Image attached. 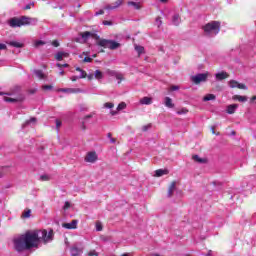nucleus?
I'll use <instances>...</instances> for the list:
<instances>
[{
    "mask_svg": "<svg viewBox=\"0 0 256 256\" xmlns=\"http://www.w3.org/2000/svg\"><path fill=\"white\" fill-rule=\"evenodd\" d=\"M39 241H43L44 243L53 241V229H49L48 231L44 229L26 232L14 239V249L18 253L28 251L29 249H33V247H37Z\"/></svg>",
    "mask_w": 256,
    "mask_h": 256,
    "instance_id": "obj_1",
    "label": "nucleus"
},
{
    "mask_svg": "<svg viewBox=\"0 0 256 256\" xmlns=\"http://www.w3.org/2000/svg\"><path fill=\"white\" fill-rule=\"evenodd\" d=\"M203 29L207 37H215L221 31V23L219 21H212L203 26Z\"/></svg>",
    "mask_w": 256,
    "mask_h": 256,
    "instance_id": "obj_2",
    "label": "nucleus"
},
{
    "mask_svg": "<svg viewBox=\"0 0 256 256\" xmlns=\"http://www.w3.org/2000/svg\"><path fill=\"white\" fill-rule=\"evenodd\" d=\"M97 45H99V47H104V49H111L112 51L115 49H119V47H121V44L119 42L107 39H100L97 42Z\"/></svg>",
    "mask_w": 256,
    "mask_h": 256,
    "instance_id": "obj_3",
    "label": "nucleus"
},
{
    "mask_svg": "<svg viewBox=\"0 0 256 256\" xmlns=\"http://www.w3.org/2000/svg\"><path fill=\"white\" fill-rule=\"evenodd\" d=\"M207 77H209V73H199L191 76V81H193L195 85H199V83H205V81H207Z\"/></svg>",
    "mask_w": 256,
    "mask_h": 256,
    "instance_id": "obj_4",
    "label": "nucleus"
},
{
    "mask_svg": "<svg viewBox=\"0 0 256 256\" xmlns=\"http://www.w3.org/2000/svg\"><path fill=\"white\" fill-rule=\"evenodd\" d=\"M8 25H9L10 27H13V28H16V27H23V26H25L24 17L21 16L20 18H17V17L11 18V19L8 21Z\"/></svg>",
    "mask_w": 256,
    "mask_h": 256,
    "instance_id": "obj_5",
    "label": "nucleus"
},
{
    "mask_svg": "<svg viewBox=\"0 0 256 256\" xmlns=\"http://www.w3.org/2000/svg\"><path fill=\"white\" fill-rule=\"evenodd\" d=\"M106 75H109V77H115V79L118 81V85L121 84V81H125V76H123V73L115 70H106Z\"/></svg>",
    "mask_w": 256,
    "mask_h": 256,
    "instance_id": "obj_6",
    "label": "nucleus"
},
{
    "mask_svg": "<svg viewBox=\"0 0 256 256\" xmlns=\"http://www.w3.org/2000/svg\"><path fill=\"white\" fill-rule=\"evenodd\" d=\"M123 5V0H117L114 4H108L104 6L106 11H114V9H119Z\"/></svg>",
    "mask_w": 256,
    "mask_h": 256,
    "instance_id": "obj_7",
    "label": "nucleus"
},
{
    "mask_svg": "<svg viewBox=\"0 0 256 256\" xmlns=\"http://www.w3.org/2000/svg\"><path fill=\"white\" fill-rule=\"evenodd\" d=\"M70 255L71 256H81V255H83V247H78L77 245H74L70 249Z\"/></svg>",
    "mask_w": 256,
    "mask_h": 256,
    "instance_id": "obj_8",
    "label": "nucleus"
},
{
    "mask_svg": "<svg viewBox=\"0 0 256 256\" xmlns=\"http://www.w3.org/2000/svg\"><path fill=\"white\" fill-rule=\"evenodd\" d=\"M24 17V26L26 25H32L35 26L37 23H39V19L37 18H31L29 16H23Z\"/></svg>",
    "mask_w": 256,
    "mask_h": 256,
    "instance_id": "obj_9",
    "label": "nucleus"
},
{
    "mask_svg": "<svg viewBox=\"0 0 256 256\" xmlns=\"http://www.w3.org/2000/svg\"><path fill=\"white\" fill-rule=\"evenodd\" d=\"M25 100V96H19L17 98H9V97H4V101H6V103H21V101Z\"/></svg>",
    "mask_w": 256,
    "mask_h": 256,
    "instance_id": "obj_10",
    "label": "nucleus"
},
{
    "mask_svg": "<svg viewBox=\"0 0 256 256\" xmlns=\"http://www.w3.org/2000/svg\"><path fill=\"white\" fill-rule=\"evenodd\" d=\"M85 161L87 163H95V161H97V153L95 152L88 153L85 157Z\"/></svg>",
    "mask_w": 256,
    "mask_h": 256,
    "instance_id": "obj_11",
    "label": "nucleus"
},
{
    "mask_svg": "<svg viewBox=\"0 0 256 256\" xmlns=\"http://www.w3.org/2000/svg\"><path fill=\"white\" fill-rule=\"evenodd\" d=\"M95 115V112H91L90 114L84 116L82 118V129L86 130L87 126H85L86 123H89V119H93V116Z\"/></svg>",
    "mask_w": 256,
    "mask_h": 256,
    "instance_id": "obj_12",
    "label": "nucleus"
},
{
    "mask_svg": "<svg viewBox=\"0 0 256 256\" xmlns=\"http://www.w3.org/2000/svg\"><path fill=\"white\" fill-rule=\"evenodd\" d=\"M79 222L77 220H72L70 223H63L62 227L64 229H75Z\"/></svg>",
    "mask_w": 256,
    "mask_h": 256,
    "instance_id": "obj_13",
    "label": "nucleus"
},
{
    "mask_svg": "<svg viewBox=\"0 0 256 256\" xmlns=\"http://www.w3.org/2000/svg\"><path fill=\"white\" fill-rule=\"evenodd\" d=\"M228 77L229 74L224 71L215 74L216 81H224V79H227Z\"/></svg>",
    "mask_w": 256,
    "mask_h": 256,
    "instance_id": "obj_14",
    "label": "nucleus"
},
{
    "mask_svg": "<svg viewBox=\"0 0 256 256\" xmlns=\"http://www.w3.org/2000/svg\"><path fill=\"white\" fill-rule=\"evenodd\" d=\"M61 93H81V89L77 88H61Z\"/></svg>",
    "mask_w": 256,
    "mask_h": 256,
    "instance_id": "obj_15",
    "label": "nucleus"
},
{
    "mask_svg": "<svg viewBox=\"0 0 256 256\" xmlns=\"http://www.w3.org/2000/svg\"><path fill=\"white\" fill-rule=\"evenodd\" d=\"M67 57H69L68 52L60 51L56 54V61H63V59L67 58Z\"/></svg>",
    "mask_w": 256,
    "mask_h": 256,
    "instance_id": "obj_16",
    "label": "nucleus"
},
{
    "mask_svg": "<svg viewBox=\"0 0 256 256\" xmlns=\"http://www.w3.org/2000/svg\"><path fill=\"white\" fill-rule=\"evenodd\" d=\"M164 104L165 107H168V109H173V107H175V104H173V99L169 97L164 98Z\"/></svg>",
    "mask_w": 256,
    "mask_h": 256,
    "instance_id": "obj_17",
    "label": "nucleus"
},
{
    "mask_svg": "<svg viewBox=\"0 0 256 256\" xmlns=\"http://www.w3.org/2000/svg\"><path fill=\"white\" fill-rule=\"evenodd\" d=\"M163 175H169V170L167 169H158L155 171V177H163Z\"/></svg>",
    "mask_w": 256,
    "mask_h": 256,
    "instance_id": "obj_18",
    "label": "nucleus"
},
{
    "mask_svg": "<svg viewBox=\"0 0 256 256\" xmlns=\"http://www.w3.org/2000/svg\"><path fill=\"white\" fill-rule=\"evenodd\" d=\"M177 186V182H172L169 189H168V197H173V193H175V189Z\"/></svg>",
    "mask_w": 256,
    "mask_h": 256,
    "instance_id": "obj_19",
    "label": "nucleus"
},
{
    "mask_svg": "<svg viewBox=\"0 0 256 256\" xmlns=\"http://www.w3.org/2000/svg\"><path fill=\"white\" fill-rule=\"evenodd\" d=\"M151 103H153V98L151 97H143L142 99H140L141 105H151Z\"/></svg>",
    "mask_w": 256,
    "mask_h": 256,
    "instance_id": "obj_20",
    "label": "nucleus"
},
{
    "mask_svg": "<svg viewBox=\"0 0 256 256\" xmlns=\"http://www.w3.org/2000/svg\"><path fill=\"white\" fill-rule=\"evenodd\" d=\"M237 104H231V105H229L228 107H227V113L229 114V115H233V113H235V111H237Z\"/></svg>",
    "mask_w": 256,
    "mask_h": 256,
    "instance_id": "obj_21",
    "label": "nucleus"
},
{
    "mask_svg": "<svg viewBox=\"0 0 256 256\" xmlns=\"http://www.w3.org/2000/svg\"><path fill=\"white\" fill-rule=\"evenodd\" d=\"M172 23H173V25H175L176 27L181 24V17L179 16V14H175V15L172 17Z\"/></svg>",
    "mask_w": 256,
    "mask_h": 256,
    "instance_id": "obj_22",
    "label": "nucleus"
},
{
    "mask_svg": "<svg viewBox=\"0 0 256 256\" xmlns=\"http://www.w3.org/2000/svg\"><path fill=\"white\" fill-rule=\"evenodd\" d=\"M8 45H10V47H15L16 49H21L24 46L23 43L17 41H10Z\"/></svg>",
    "mask_w": 256,
    "mask_h": 256,
    "instance_id": "obj_23",
    "label": "nucleus"
},
{
    "mask_svg": "<svg viewBox=\"0 0 256 256\" xmlns=\"http://www.w3.org/2000/svg\"><path fill=\"white\" fill-rule=\"evenodd\" d=\"M217 99V96H215V94H206L203 97V101L207 102V101H215Z\"/></svg>",
    "mask_w": 256,
    "mask_h": 256,
    "instance_id": "obj_24",
    "label": "nucleus"
},
{
    "mask_svg": "<svg viewBox=\"0 0 256 256\" xmlns=\"http://www.w3.org/2000/svg\"><path fill=\"white\" fill-rule=\"evenodd\" d=\"M135 51L138 53V57H141L145 53V48L143 46L135 45Z\"/></svg>",
    "mask_w": 256,
    "mask_h": 256,
    "instance_id": "obj_25",
    "label": "nucleus"
},
{
    "mask_svg": "<svg viewBox=\"0 0 256 256\" xmlns=\"http://www.w3.org/2000/svg\"><path fill=\"white\" fill-rule=\"evenodd\" d=\"M233 99L239 101L240 103H245L247 101V96L235 95Z\"/></svg>",
    "mask_w": 256,
    "mask_h": 256,
    "instance_id": "obj_26",
    "label": "nucleus"
},
{
    "mask_svg": "<svg viewBox=\"0 0 256 256\" xmlns=\"http://www.w3.org/2000/svg\"><path fill=\"white\" fill-rule=\"evenodd\" d=\"M34 75H36V77H38V79H45V74L43 73L42 70H35Z\"/></svg>",
    "mask_w": 256,
    "mask_h": 256,
    "instance_id": "obj_27",
    "label": "nucleus"
},
{
    "mask_svg": "<svg viewBox=\"0 0 256 256\" xmlns=\"http://www.w3.org/2000/svg\"><path fill=\"white\" fill-rule=\"evenodd\" d=\"M128 5L131 7H134V9L139 10L141 9V4L133 1H129Z\"/></svg>",
    "mask_w": 256,
    "mask_h": 256,
    "instance_id": "obj_28",
    "label": "nucleus"
},
{
    "mask_svg": "<svg viewBox=\"0 0 256 256\" xmlns=\"http://www.w3.org/2000/svg\"><path fill=\"white\" fill-rule=\"evenodd\" d=\"M192 159H194V161H196L197 163H207V160L200 158L199 155L192 156Z\"/></svg>",
    "mask_w": 256,
    "mask_h": 256,
    "instance_id": "obj_29",
    "label": "nucleus"
},
{
    "mask_svg": "<svg viewBox=\"0 0 256 256\" xmlns=\"http://www.w3.org/2000/svg\"><path fill=\"white\" fill-rule=\"evenodd\" d=\"M36 121H37V118L32 117V118H30L29 120H27V121L22 125V127L25 128V127H27V125H30V123H35Z\"/></svg>",
    "mask_w": 256,
    "mask_h": 256,
    "instance_id": "obj_30",
    "label": "nucleus"
},
{
    "mask_svg": "<svg viewBox=\"0 0 256 256\" xmlns=\"http://www.w3.org/2000/svg\"><path fill=\"white\" fill-rule=\"evenodd\" d=\"M94 77L98 80L103 79V72H101L100 70H96L94 73Z\"/></svg>",
    "mask_w": 256,
    "mask_h": 256,
    "instance_id": "obj_31",
    "label": "nucleus"
},
{
    "mask_svg": "<svg viewBox=\"0 0 256 256\" xmlns=\"http://www.w3.org/2000/svg\"><path fill=\"white\" fill-rule=\"evenodd\" d=\"M82 39H89V37H93V33L86 31L81 34Z\"/></svg>",
    "mask_w": 256,
    "mask_h": 256,
    "instance_id": "obj_32",
    "label": "nucleus"
},
{
    "mask_svg": "<svg viewBox=\"0 0 256 256\" xmlns=\"http://www.w3.org/2000/svg\"><path fill=\"white\" fill-rule=\"evenodd\" d=\"M127 108V104L125 102H121L118 106H117V111H123V109Z\"/></svg>",
    "mask_w": 256,
    "mask_h": 256,
    "instance_id": "obj_33",
    "label": "nucleus"
},
{
    "mask_svg": "<svg viewBox=\"0 0 256 256\" xmlns=\"http://www.w3.org/2000/svg\"><path fill=\"white\" fill-rule=\"evenodd\" d=\"M114 107H115V104H113V102L104 103V109H113Z\"/></svg>",
    "mask_w": 256,
    "mask_h": 256,
    "instance_id": "obj_34",
    "label": "nucleus"
},
{
    "mask_svg": "<svg viewBox=\"0 0 256 256\" xmlns=\"http://www.w3.org/2000/svg\"><path fill=\"white\" fill-rule=\"evenodd\" d=\"M229 85L231 89H235L239 85V82H237L236 80H230Z\"/></svg>",
    "mask_w": 256,
    "mask_h": 256,
    "instance_id": "obj_35",
    "label": "nucleus"
},
{
    "mask_svg": "<svg viewBox=\"0 0 256 256\" xmlns=\"http://www.w3.org/2000/svg\"><path fill=\"white\" fill-rule=\"evenodd\" d=\"M79 111L87 112V111H89V107H87V105H85V104H80L79 105Z\"/></svg>",
    "mask_w": 256,
    "mask_h": 256,
    "instance_id": "obj_36",
    "label": "nucleus"
},
{
    "mask_svg": "<svg viewBox=\"0 0 256 256\" xmlns=\"http://www.w3.org/2000/svg\"><path fill=\"white\" fill-rule=\"evenodd\" d=\"M22 217H23L24 219H29V217H31V210H30V209L26 210V211L22 214Z\"/></svg>",
    "mask_w": 256,
    "mask_h": 256,
    "instance_id": "obj_37",
    "label": "nucleus"
},
{
    "mask_svg": "<svg viewBox=\"0 0 256 256\" xmlns=\"http://www.w3.org/2000/svg\"><path fill=\"white\" fill-rule=\"evenodd\" d=\"M96 231H103V224L101 222H96Z\"/></svg>",
    "mask_w": 256,
    "mask_h": 256,
    "instance_id": "obj_38",
    "label": "nucleus"
},
{
    "mask_svg": "<svg viewBox=\"0 0 256 256\" xmlns=\"http://www.w3.org/2000/svg\"><path fill=\"white\" fill-rule=\"evenodd\" d=\"M41 45H45V41L42 40H38L34 43L35 47H41Z\"/></svg>",
    "mask_w": 256,
    "mask_h": 256,
    "instance_id": "obj_39",
    "label": "nucleus"
},
{
    "mask_svg": "<svg viewBox=\"0 0 256 256\" xmlns=\"http://www.w3.org/2000/svg\"><path fill=\"white\" fill-rule=\"evenodd\" d=\"M43 91H51L53 89L52 85H43L42 86Z\"/></svg>",
    "mask_w": 256,
    "mask_h": 256,
    "instance_id": "obj_40",
    "label": "nucleus"
},
{
    "mask_svg": "<svg viewBox=\"0 0 256 256\" xmlns=\"http://www.w3.org/2000/svg\"><path fill=\"white\" fill-rule=\"evenodd\" d=\"M49 179H50V177L47 174L40 176V181H49Z\"/></svg>",
    "mask_w": 256,
    "mask_h": 256,
    "instance_id": "obj_41",
    "label": "nucleus"
},
{
    "mask_svg": "<svg viewBox=\"0 0 256 256\" xmlns=\"http://www.w3.org/2000/svg\"><path fill=\"white\" fill-rule=\"evenodd\" d=\"M85 77H87V72L85 70L80 71L79 79H85Z\"/></svg>",
    "mask_w": 256,
    "mask_h": 256,
    "instance_id": "obj_42",
    "label": "nucleus"
},
{
    "mask_svg": "<svg viewBox=\"0 0 256 256\" xmlns=\"http://www.w3.org/2000/svg\"><path fill=\"white\" fill-rule=\"evenodd\" d=\"M88 256H99V253L95 250H91L88 252Z\"/></svg>",
    "mask_w": 256,
    "mask_h": 256,
    "instance_id": "obj_43",
    "label": "nucleus"
},
{
    "mask_svg": "<svg viewBox=\"0 0 256 256\" xmlns=\"http://www.w3.org/2000/svg\"><path fill=\"white\" fill-rule=\"evenodd\" d=\"M237 89H244V90H247V85H245V84H243V83H238Z\"/></svg>",
    "mask_w": 256,
    "mask_h": 256,
    "instance_id": "obj_44",
    "label": "nucleus"
},
{
    "mask_svg": "<svg viewBox=\"0 0 256 256\" xmlns=\"http://www.w3.org/2000/svg\"><path fill=\"white\" fill-rule=\"evenodd\" d=\"M149 129H151V124H148V125H144L143 127H142V131H149Z\"/></svg>",
    "mask_w": 256,
    "mask_h": 256,
    "instance_id": "obj_45",
    "label": "nucleus"
},
{
    "mask_svg": "<svg viewBox=\"0 0 256 256\" xmlns=\"http://www.w3.org/2000/svg\"><path fill=\"white\" fill-rule=\"evenodd\" d=\"M69 207H71V203H69V201H66L64 206H63V209L67 210V209H69Z\"/></svg>",
    "mask_w": 256,
    "mask_h": 256,
    "instance_id": "obj_46",
    "label": "nucleus"
},
{
    "mask_svg": "<svg viewBox=\"0 0 256 256\" xmlns=\"http://www.w3.org/2000/svg\"><path fill=\"white\" fill-rule=\"evenodd\" d=\"M186 113H188L187 109H182V110L177 112L178 115H185Z\"/></svg>",
    "mask_w": 256,
    "mask_h": 256,
    "instance_id": "obj_47",
    "label": "nucleus"
},
{
    "mask_svg": "<svg viewBox=\"0 0 256 256\" xmlns=\"http://www.w3.org/2000/svg\"><path fill=\"white\" fill-rule=\"evenodd\" d=\"M170 91H179V86H177V85L171 86Z\"/></svg>",
    "mask_w": 256,
    "mask_h": 256,
    "instance_id": "obj_48",
    "label": "nucleus"
},
{
    "mask_svg": "<svg viewBox=\"0 0 256 256\" xmlns=\"http://www.w3.org/2000/svg\"><path fill=\"white\" fill-rule=\"evenodd\" d=\"M83 61H84V63H91V61H93V58L85 57Z\"/></svg>",
    "mask_w": 256,
    "mask_h": 256,
    "instance_id": "obj_49",
    "label": "nucleus"
},
{
    "mask_svg": "<svg viewBox=\"0 0 256 256\" xmlns=\"http://www.w3.org/2000/svg\"><path fill=\"white\" fill-rule=\"evenodd\" d=\"M56 66L59 67V69H61V67H69V64L57 63Z\"/></svg>",
    "mask_w": 256,
    "mask_h": 256,
    "instance_id": "obj_50",
    "label": "nucleus"
},
{
    "mask_svg": "<svg viewBox=\"0 0 256 256\" xmlns=\"http://www.w3.org/2000/svg\"><path fill=\"white\" fill-rule=\"evenodd\" d=\"M52 45L53 47H59V41L57 40L52 41Z\"/></svg>",
    "mask_w": 256,
    "mask_h": 256,
    "instance_id": "obj_51",
    "label": "nucleus"
},
{
    "mask_svg": "<svg viewBox=\"0 0 256 256\" xmlns=\"http://www.w3.org/2000/svg\"><path fill=\"white\" fill-rule=\"evenodd\" d=\"M5 49H7V45L0 44V51H5Z\"/></svg>",
    "mask_w": 256,
    "mask_h": 256,
    "instance_id": "obj_52",
    "label": "nucleus"
},
{
    "mask_svg": "<svg viewBox=\"0 0 256 256\" xmlns=\"http://www.w3.org/2000/svg\"><path fill=\"white\" fill-rule=\"evenodd\" d=\"M59 127H61V121L60 120H56V129L59 130Z\"/></svg>",
    "mask_w": 256,
    "mask_h": 256,
    "instance_id": "obj_53",
    "label": "nucleus"
},
{
    "mask_svg": "<svg viewBox=\"0 0 256 256\" xmlns=\"http://www.w3.org/2000/svg\"><path fill=\"white\" fill-rule=\"evenodd\" d=\"M156 23H158V27H161V17L156 18Z\"/></svg>",
    "mask_w": 256,
    "mask_h": 256,
    "instance_id": "obj_54",
    "label": "nucleus"
},
{
    "mask_svg": "<svg viewBox=\"0 0 256 256\" xmlns=\"http://www.w3.org/2000/svg\"><path fill=\"white\" fill-rule=\"evenodd\" d=\"M103 25H113V22L105 20L103 21Z\"/></svg>",
    "mask_w": 256,
    "mask_h": 256,
    "instance_id": "obj_55",
    "label": "nucleus"
},
{
    "mask_svg": "<svg viewBox=\"0 0 256 256\" xmlns=\"http://www.w3.org/2000/svg\"><path fill=\"white\" fill-rule=\"evenodd\" d=\"M103 13H105V11L99 10L98 12L95 13V15L96 17H98V15H103Z\"/></svg>",
    "mask_w": 256,
    "mask_h": 256,
    "instance_id": "obj_56",
    "label": "nucleus"
},
{
    "mask_svg": "<svg viewBox=\"0 0 256 256\" xmlns=\"http://www.w3.org/2000/svg\"><path fill=\"white\" fill-rule=\"evenodd\" d=\"M70 79L71 81H77V79H81V78H79V76H72Z\"/></svg>",
    "mask_w": 256,
    "mask_h": 256,
    "instance_id": "obj_57",
    "label": "nucleus"
},
{
    "mask_svg": "<svg viewBox=\"0 0 256 256\" xmlns=\"http://www.w3.org/2000/svg\"><path fill=\"white\" fill-rule=\"evenodd\" d=\"M24 9H25V10L31 9V4L26 5V6L24 7Z\"/></svg>",
    "mask_w": 256,
    "mask_h": 256,
    "instance_id": "obj_58",
    "label": "nucleus"
},
{
    "mask_svg": "<svg viewBox=\"0 0 256 256\" xmlns=\"http://www.w3.org/2000/svg\"><path fill=\"white\" fill-rule=\"evenodd\" d=\"M117 140L115 138H110V143H116Z\"/></svg>",
    "mask_w": 256,
    "mask_h": 256,
    "instance_id": "obj_59",
    "label": "nucleus"
},
{
    "mask_svg": "<svg viewBox=\"0 0 256 256\" xmlns=\"http://www.w3.org/2000/svg\"><path fill=\"white\" fill-rule=\"evenodd\" d=\"M87 78H88L89 80L93 79V74L88 75Z\"/></svg>",
    "mask_w": 256,
    "mask_h": 256,
    "instance_id": "obj_60",
    "label": "nucleus"
},
{
    "mask_svg": "<svg viewBox=\"0 0 256 256\" xmlns=\"http://www.w3.org/2000/svg\"><path fill=\"white\" fill-rule=\"evenodd\" d=\"M160 3H167L169 0H158Z\"/></svg>",
    "mask_w": 256,
    "mask_h": 256,
    "instance_id": "obj_61",
    "label": "nucleus"
},
{
    "mask_svg": "<svg viewBox=\"0 0 256 256\" xmlns=\"http://www.w3.org/2000/svg\"><path fill=\"white\" fill-rule=\"evenodd\" d=\"M83 69L79 68V67H76V71H78L79 73H81Z\"/></svg>",
    "mask_w": 256,
    "mask_h": 256,
    "instance_id": "obj_62",
    "label": "nucleus"
},
{
    "mask_svg": "<svg viewBox=\"0 0 256 256\" xmlns=\"http://www.w3.org/2000/svg\"><path fill=\"white\" fill-rule=\"evenodd\" d=\"M111 115H117V111H111Z\"/></svg>",
    "mask_w": 256,
    "mask_h": 256,
    "instance_id": "obj_63",
    "label": "nucleus"
},
{
    "mask_svg": "<svg viewBox=\"0 0 256 256\" xmlns=\"http://www.w3.org/2000/svg\"><path fill=\"white\" fill-rule=\"evenodd\" d=\"M37 90H30V93L33 95L34 93H36Z\"/></svg>",
    "mask_w": 256,
    "mask_h": 256,
    "instance_id": "obj_64",
    "label": "nucleus"
}]
</instances>
